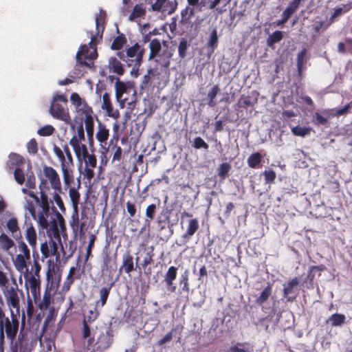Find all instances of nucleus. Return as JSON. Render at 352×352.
<instances>
[{
    "instance_id": "1",
    "label": "nucleus",
    "mask_w": 352,
    "mask_h": 352,
    "mask_svg": "<svg viewBox=\"0 0 352 352\" xmlns=\"http://www.w3.org/2000/svg\"><path fill=\"white\" fill-rule=\"evenodd\" d=\"M105 12L100 10V13L96 16V35H91L88 45H80L76 55V62L79 65L89 66L87 60L92 61L98 57L97 37L99 36L100 39L102 38L105 28Z\"/></svg>"
},
{
    "instance_id": "2",
    "label": "nucleus",
    "mask_w": 352,
    "mask_h": 352,
    "mask_svg": "<svg viewBox=\"0 0 352 352\" xmlns=\"http://www.w3.org/2000/svg\"><path fill=\"white\" fill-rule=\"evenodd\" d=\"M26 270L20 272L24 274L25 287L28 290L30 291L34 302H36L40 299L41 265L38 261H34L29 269L28 263H26Z\"/></svg>"
},
{
    "instance_id": "3",
    "label": "nucleus",
    "mask_w": 352,
    "mask_h": 352,
    "mask_svg": "<svg viewBox=\"0 0 352 352\" xmlns=\"http://www.w3.org/2000/svg\"><path fill=\"white\" fill-rule=\"evenodd\" d=\"M51 116L65 123H70L71 116L67 107V99L63 95L54 97L49 109Z\"/></svg>"
},
{
    "instance_id": "4",
    "label": "nucleus",
    "mask_w": 352,
    "mask_h": 352,
    "mask_svg": "<svg viewBox=\"0 0 352 352\" xmlns=\"http://www.w3.org/2000/svg\"><path fill=\"white\" fill-rule=\"evenodd\" d=\"M116 97L122 108L125 104L129 105V108L133 109L136 102V91L131 88L127 87L126 84L117 79L115 84Z\"/></svg>"
},
{
    "instance_id": "5",
    "label": "nucleus",
    "mask_w": 352,
    "mask_h": 352,
    "mask_svg": "<svg viewBox=\"0 0 352 352\" xmlns=\"http://www.w3.org/2000/svg\"><path fill=\"white\" fill-rule=\"evenodd\" d=\"M144 50L140 48V45L136 43L133 46L126 48V55L128 67H132L131 73L138 75L139 68L142 63Z\"/></svg>"
},
{
    "instance_id": "6",
    "label": "nucleus",
    "mask_w": 352,
    "mask_h": 352,
    "mask_svg": "<svg viewBox=\"0 0 352 352\" xmlns=\"http://www.w3.org/2000/svg\"><path fill=\"white\" fill-rule=\"evenodd\" d=\"M47 228H40L41 230H45L50 238H54L60 243L59 227L63 228L65 226V221L63 216L56 211L55 214L47 219Z\"/></svg>"
},
{
    "instance_id": "7",
    "label": "nucleus",
    "mask_w": 352,
    "mask_h": 352,
    "mask_svg": "<svg viewBox=\"0 0 352 352\" xmlns=\"http://www.w3.org/2000/svg\"><path fill=\"white\" fill-rule=\"evenodd\" d=\"M20 239L17 245L20 253L16 256L15 259L13 260V263L18 272H23L27 270L26 263L30 262V251L25 243L21 239Z\"/></svg>"
},
{
    "instance_id": "8",
    "label": "nucleus",
    "mask_w": 352,
    "mask_h": 352,
    "mask_svg": "<svg viewBox=\"0 0 352 352\" xmlns=\"http://www.w3.org/2000/svg\"><path fill=\"white\" fill-rule=\"evenodd\" d=\"M12 285L2 289L7 304L13 309H18L19 308V297L18 296V285L16 278H12Z\"/></svg>"
},
{
    "instance_id": "9",
    "label": "nucleus",
    "mask_w": 352,
    "mask_h": 352,
    "mask_svg": "<svg viewBox=\"0 0 352 352\" xmlns=\"http://www.w3.org/2000/svg\"><path fill=\"white\" fill-rule=\"evenodd\" d=\"M52 201H49L48 196L47 194H43L40 197L39 205L42 208V210L37 214V223L40 228H47V219H48L52 214H50V204Z\"/></svg>"
},
{
    "instance_id": "10",
    "label": "nucleus",
    "mask_w": 352,
    "mask_h": 352,
    "mask_svg": "<svg viewBox=\"0 0 352 352\" xmlns=\"http://www.w3.org/2000/svg\"><path fill=\"white\" fill-rule=\"evenodd\" d=\"M140 257L134 258L133 254L129 250L126 251L122 256V264L119 268V275L125 273L130 275L131 273L138 267Z\"/></svg>"
},
{
    "instance_id": "11",
    "label": "nucleus",
    "mask_w": 352,
    "mask_h": 352,
    "mask_svg": "<svg viewBox=\"0 0 352 352\" xmlns=\"http://www.w3.org/2000/svg\"><path fill=\"white\" fill-rule=\"evenodd\" d=\"M164 46L165 48L163 49L162 52L155 57V63L161 67V71L164 73H169L168 68L170 65V59L173 55L171 50H169L166 42H164Z\"/></svg>"
},
{
    "instance_id": "12",
    "label": "nucleus",
    "mask_w": 352,
    "mask_h": 352,
    "mask_svg": "<svg viewBox=\"0 0 352 352\" xmlns=\"http://www.w3.org/2000/svg\"><path fill=\"white\" fill-rule=\"evenodd\" d=\"M68 124L73 133V136L69 140V144L72 145V140L77 141V143L85 141V136L82 118H75L73 121L71 120L70 123Z\"/></svg>"
},
{
    "instance_id": "13",
    "label": "nucleus",
    "mask_w": 352,
    "mask_h": 352,
    "mask_svg": "<svg viewBox=\"0 0 352 352\" xmlns=\"http://www.w3.org/2000/svg\"><path fill=\"white\" fill-rule=\"evenodd\" d=\"M70 101L74 105L77 113H80L85 115V116L94 114L92 108L88 105L84 99L80 98L78 94L76 92L72 93L70 96Z\"/></svg>"
},
{
    "instance_id": "14",
    "label": "nucleus",
    "mask_w": 352,
    "mask_h": 352,
    "mask_svg": "<svg viewBox=\"0 0 352 352\" xmlns=\"http://www.w3.org/2000/svg\"><path fill=\"white\" fill-rule=\"evenodd\" d=\"M45 178L49 180L52 188L58 192H61V182L57 171L52 166H44L43 168Z\"/></svg>"
},
{
    "instance_id": "15",
    "label": "nucleus",
    "mask_w": 352,
    "mask_h": 352,
    "mask_svg": "<svg viewBox=\"0 0 352 352\" xmlns=\"http://www.w3.org/2000/svg\"><path fill=\"white\" fill-rule=\"evenodd\" d=\"M2 323L4 326V331L7 337L13 340L16 336L19 329V320L16 316H12L10 320L9 318L4 316L2 319Z\"/></svg>"
},
{
    "instance_id": "16",
    "label": "nucleus",
    "mask_w": 352,
    "mask_h": 352,
    "mask_svg": "<svg viewBox=\"0 0 352 352\" xmlns=\"http://www.w3.org/2000/svg\"><path fill=\"white\" fill-rule=\"evenodd\" d=\"M24 165L25 160L21 155L16 153H10L6 164V168L8 172L11 173L16 168H24Z\"/></svg>"
},
{
    "instance_id": "17",
    "label": "nucleus",
    "mask_w": 352,
    "mask_h": 352,
    "mask_svg": "<svg viewBox=\"0 0 352 352\" xmlns=\"http://www.w3.org/2000/svg\"><path fill=\"white\" fill-rule=\"evenodd\" d=\"M154 247L151 246L144 256V258L140 263V266L138 267L140 271L141 269L144 270V274L146 276H149L152 273V269L151 267H148V265L154 263Z\"/></svg>"
},
{
    "instance_id": "18",
    "label": "nucleus",
    "mask_w": 352,
    "mask_h": 352,
    "mask_svg": "<svg viewBox=\"0 0 352 352\" xmlns=\"http://www.w3.org/2000/svg\"><path fill=\"white\" fill-rule=\"evenodd\" d=\"M119 276L116 278L115 280H111V282L107 284L106 286L101 287L99 290V296L100 298L98 300L95 305L96 308H102L107 303L109 296L110 294V292L111 288L113 287L115 282L118 279Z\"/></svg>"
},
{
    "instance_id": "19",
    "label": "nucleus",
    "mask_w": 352,
    "mask_h": 352,
    "mask_svg": "<svg viewBox=\"0 0 352 352\" xmlns=\"http://www.w3.org/2000/svg\"><path fill=\"white\" fill-rule=\"evenodd\" d=\"M199 221L197 219H191L188 221L186 231L182 236V241L183 245H186L189 242L191 237L199 230Z\"/></svg>"
},
{
    "instance_id": "20",
    "label": "nucleus",
    "mask_w": 352,
    "mask_h": 352,
    "mask_svg": "<svg viewBox=\"0 0 352 352\" xmlns=\"http://www.w3.org/2000/svg\"><path fill=\"white\" fill-rule=\"evenodd\" d=\"M102 109L104 110L107 115L114 119H118L120 117V113L118 110H114L111 99L110 95L108 93H104L102 96Z\"/></svg>"
},
{
    "instance_id": "21",
    "label": "nucleus",
    "mask_w": 352,
    "mask_h": 352,
    "mask_svg": "<svg viewBox=\"0 0 352 352\" xmlns=\"http://www.w3.org/2000/svg\"><path fill=\"white\" fill-rule=\"evenodd\" d=\"M177 270L178 268L175 266H170L168 267L167 272L164 275V281L168 287V290L171 292H175L176 289V286L174 285V280L176 279L177 276Z\"/></svg>"
},
{
    "instance_id": "22",
    "label": "nucleus",
    "mask_w": 352,
    "mask_h": 352,
    "mask_svg": "<svg viewBox=\"0 0 352 352\" xmlns=\"http://www.w3.org/2000/svg\"><path fill=\"white\" fill-rule=\"evenodd\" d=\"M53 294L52 293L51 289L46 288L45 292L43 296L42 300L41 298L38 300V308L42 311H45L50 308L51 303L53 302ZM38 301V300H36ZM37 302H35L36 303Z\"/></svg>"
},
{
    "instance_id": "23",
    "label": "nucleus",
    "mask_w": 352,
    "mask_h": 352,
    "mask_svg": "<svg viewBox=\"0 0 352 352\" xmlns=\"http://www.w3.org/2000/svg\"><path fill=\"white\" fill-rule=\"evenodd\" d=\"M108 67L111 72L118 76H122L124 74V69L121 62L114 56H111L108 61Z\"/></svg>"
},
{
    "instance_id": "24",
    "label": "nucleus",
    "mask_w": 352,
    "mask_h": 352,
    "mask_svg": "<svg viewBox=\"0 0 352 352\" xmlns=\"http://www.w3.org/2000/svg\"><path fill=\"white\" fill-rule=\"evenodd\" d=\"M71 146H72L79 162H82V159L85 158V156H87V155L89 154L87 146L85 144H82V142L77 143V141L72 140Z\"/></svg>"
},
{
    "instance_id": "25",
    "label": "nucleus",
    "mask_w": 352,
    "mask_h": 352,
    "mask_svg": "<svg viewBox=\"0 0 352 352\" xmlns=\"http://www.w3.org/2000/svg\"><path fill=\"white\" fill-rule=\"evenodd\" d=\"M148 47L150 50V53L148 56V59H154L156 56L160 54L162 52V45L160 40L157 38L152 39L148 45Z\"/></svg>"
},
{
    "instance_id": "26",
    "label": "nucleus",
    "mask_w": 352,
    "mask_h": 352,
    "mask_svg": "<svg viewBox=\"0 0 352 352\" xmlns=\"http://www.w3.org/2000/svg\"><path fill=\"white\" fill-rule=\"evenodd\" d=\"M74 166H68L63 164L61 166V170L63 176V181L65 185L67 186H69L74 182V173H73Z\"/></svg>"
},
{
    "instance_id": "27",
    "label": "nucleus",
    "mask_w": 352,
    "mask_h": 352,
    "mask_svg": "<svg viewBox=\"0 0 352 352\" xmlns=\"http://www.w3.org/2000/svg\"><path fill=\"white\" fill-rule=\"evenodd\" d=\"M85 130L90 144L94 141V120L93 115L85 116Z\"/></svg>"
},
{
    "instance_id": "28",
    "label": "nucleus",
    "mask_w": 352,
    "mask_h": 352,
    "mask_svg": "<svg viewBox=\"0 0 352 352\" xmlns=\"http://www.w3.org/2000/svg\"><path fill=\"white\" fill-rule=\"evenodd\" d=\"M263 155L259 152L252 153L247 160L248 165L251 168H259L262 162Z\"/></svg>"
},
{
    "instance_id": "29",
    "label": "nucleus",
    "mask_w": 352,
    "mask_h": 352,
    "mask_svg": "<svg viewBox=\"0 0 352 352\" xmlns=\"http://www.w3.org/2000/svg\"><path fill=\"white\" fill-rule=\"evenodd\" d=\"M25 239L32 249H35L36 247V232L32 223L27 227L25 231Z\"/></svg>"
},
{
    "instance_id": "30",
    "label": "nucleus",
    "mask_w": 352,
    "mask_h": 352,
    "mask_svg": "<svg viewBox=\"0 0 352 352\" xmlns=\"http://www.w3.org/2000/svg\"><path fill=\"white\" fill-rule=\"evenodd\" d=\"M257 102V99H252L250 96L242 95L237 102V107L241 109L252 107Z\"/></svg>"
},
{
    "instance_id": "31",
    "label": "nucleus",
    "mask_w": 352,
    "mask_h": 352,
    "mask_svg": "<svg viewBox=\"0 0 352 352\" xmlns=\"http://www.w3.org/2000/svg\"><path fill=\"white\" fill-rule=\"evenodd\" d=\"M109 136V131L107 129L106 126L100 123L98 125V129L96 133V137L97 140L102 144L105 143Z\"/></svg>"
},
{
    "instance_id": "32",
    "label": "nucleus",
    "mask_w": 352,
    "mask_h": 352,
    "mask_svg": "<svg viewBox=\"0 0 352 352\" xmlns=\"http://www.w3.org/2000/svg\"><path fill=\"white\" fill-rule=\"evenodd\" d=\"M307 50L303 49L300 51L297 54V67H298V78L301 77L302 72L303 71V65L307 62Z\"/></svg>"
},
{
    "instance_id": "33",
    "label": "nucleus",
    "mask_w": 352,
    "mask_h": 352,
    "mask_svg": "<svg viewBox=\"0 0 352 352\" xmlns=\"http://www.w3.org/2000/svg\"><path fill=\"white\" fill-rule=\"evenodd\" d=\"M102 270H111L113 272H116L117 270V264L116 258L114 259L112 257L107 254L103 258V266L102 267Z\"/></svg>"
},
{
    "instance_id": "34",
    "label": "nucleus",
    "mask_w": 352,
    "mask_h": 352,
    "mask_svg": "<svg viewBox=\"0 0 352 352\" xmlns=\"http://www.w3.org/2000/svg\"><path fill=\"white\" fill-rule=\"evenodd\" d=\"M220 91V89L218 85H214L211 89L208 91L207 99L208 100V104L210 107H214L217 106V102L215 100V98Z\"/></svg>"
},
{
    "instance_id": "35",
    "label": "nucleus",
    "mask_w": 352,
    "mask_h": 352,
    "mask_svg": "<svg viewBox=\"0 0 352 352\" xmlns=\"http://www.w3.org/2000/svg\"><path fill=\"white\" fill-rule=\"evenodd\" d=\"M14 245V241L8 235L3 232L1 233L0 235V247L3 250L9 252Z\"/></svg>"
},
{
    "instance_id": "36",
    "label": "nucleus",
    "mask_w": 352,
    "mask_h": 352,
    "mask_svg": "<svg viewBox=\"0 0 352 352\" xmlns=\"http://www.w3.org/2000/svg\"><path fill=\"white\" fill-rule=\"evenodd\" d=\"M189 274L188 270H186L179 278V285L182 287V291L187 294L190 292Z\"/></svg>"
},
{
    "instance_id": "37",
    "label": "nucleus",
    "mask_w": 352,
    "mask_h": 352,
    "mask_svg": "<svg viewBox=\"0 0 352 352\" xmlns=\"http://www.w3.org/2000/svg\"><path fill=\"white\" fill-rule=\"evenodd\" d=\"M126 42L127 40L125 35L124 34H121L113 39L111 45V49L113 50H120L123 47Z\"/></svg>"
},
{
    "instance_id": "38",
    "label": "nucleus",
    "mask_w": 352,
    "mask_h": 352,
    "mask_svg": "<svg viewBox=\"0 0 352 352\" xmlns=\"http://www.w3.org/2000/svg\"><path fill=\"white\" fill-rule=\"evenodd\" d=\"M6 227L8 229V230L12 232L13 236H14V234L16 232H19V239H22V236L21 235V233L19 232V227L18 223V220L15 217H12L6 223Z\"/></svg>"
},
{
    "instance_id": "39",
    "label": "nucleus",
    "mask_w": 352,
    "mask_h": 352,
    "mask_svg": "<svg viewBox=\"0 0 352 352\" xmlns=\"http://www.w3.org/2000/svg\"><path fill=\"white\" fill-rule=\"evenodd\" d=\"M272 285L268 284L267 287L263 290L260 296L256 299V302L258 305H262L265 301H267L272 294Z\"/></svg>"
},
{
    "instance_id": "40",
    "label": "nucleus",
    "mask_w": 352,
    "mask_h": 352,
    "mask_svg": "<svg viewBox=\"0 0 352 352\" xmlns=\"http://www.w3.org/2000/svg\"><path fill=\"white\" fill-rule=\"evenodd\" d=\"M231 169V165L228 162L222 163L218 168V176L223 180L226 178L229 171Z\"/></svg>"
},
{
    "instance_id": "41",
    "label": "nucleus",
    "mask_w": 352,
    "mask_h": 352,
    "mask_svg": "<svg viewBox=\"0 0 352 352\" xmlns=\"http://www.w3.org/2000/svg\"><path fill=\"white\" fill-rule=\"evenodd\" d=\"M189 45H189L188 41L184 38H182L181 39V41H179V46H178V54H179V56L181 58H184L186 57V54H187V50H188Z\"/></svg>"
},
{
    "instance_id": "42",
    "label": "nucleus",
    "mask_w": 352,
    "mask_h": 352,
    "mask_svg": "<svg viewBox=\"0 0 352 352\" xmlns=\"http://www.w3.org/2000/svg\"><path fill=\"white\" fill-rule=\"evenodd\" d=\"M208 47L210 49V52H213L218 45V36L216 30H213L210 34V39L207 43Z\"/></svg>"
},
{
    "instance_id": "43",
    "label": "nucleus",
    "mask_w": 352,
    "mask_h": 352,
    "mask_svg": "<svg viewBox=\"0 0 352 352\" xmlns=\"http://www.w3.org/2000/svg\"><path fill=\"white\" fill-rule=\"evenodd\" d=\"M346 317L343 314H334L331 316L329 321L331 322L332 326H340L344 323Z\"/></svg>"
},
{
    "instance_id": "44",
    "label": "nucleus",
    "mask_w": 352,
    "mask_h": 352,
    "mask_svg": "<svg viewBox=\"0 0 352 352\" xmlns=\"http://www.w3.org/2000/svg\"><path fill=\"white\" fill-rule=\"evenodd\" d=\"M194 8H190L188 6L182 10L181 12L182 22L184 23H187L190 18L194 15Z\"/></svg>"
},
{
    "instance_id": "45",
    "label": "nucleus",
    "mask_w": 352,
    "mask_h": 352,
    "mask_svg": "<svg viewBox=\"0 0 352 352\" xmlns=\"http://www.w3.org/2000/svg\"><path fill=\"white\" fill-rule=\"evenodd\" d=\"M80 274L79 272L76 273V267H72L69 270L68 275L67 276L66 283L69 285H71L74 283V279H80Z\"/></svg>"
},
{
    "instance_id": "46",
    "label": "nucleus",
    "mask_w": 352,
    "mask_h": 352,
    "mask_svg": "<svg viewBox=\"0 0 352 352\" xmlns=\"http://www.w3.org/2000/svg\"><path fill=\"white\" fill-rule=\"evenodd\" d=\"M100 308L94 307V310H89L88 311V314L86 318L83 320V321H86L88 323H92L94 322L100 316Z\"/></svg>"
},
{
    "instance_id": "47",
    "label": "nucleus",
    "mask_w": 352,
    "mask_h": 352,
    "mask_svg": "<svg viewBox=\"0 0 352 352\" xmlns=\"http://www.w3.org/2000/svg\"><path fill=\"white\" fill-rule=\"evenodd\" d=\"M69 197L74 208H77L80 201V193L74 188H71L69 192Z\"/></svg>"
},
{
    "instance_id": "48",
    "label": "nucleus",
    "mask_w": 352,
    "mask_h": 352,
    "mask_svg": "<svg viewBox=\"0 0 352 352\" xmlns=\"http://www.w3.org/2000/svg\"><path fill=\"white\" fill-rule=\"evenodd\" d=\"M13 174L14 179L18 184L22 185L25 182L23 168H16V170L13 171Z\"/></svg>"
},
{
    "instance_id": "49",
    "label": "nucleus",
    "mask_w": 352,
    "mask_h": 352,
    "mask_svg": "<svg viewBox=\"0 0 352 352\" xmlns=\"http://www.w3.org/2000/svg\"><path fill=\"white\" fill-rule=\"evenodd\" d=\"M310 129L307 127H292V133L296 136L305 137L310 133Z\"/></svg>"
},
{
    "instance_id": "50",
    "label": "nucleus",
    "mask_w": 352,
    "mask_h": 352,
    "mask_svg": "<svg viewBox=\"0 0 352 352\" xmlns=\"http://www.w3.org/2000/svg\"><path fill=\"white\" fill-rule=\"evenodd\" d=\"M283 38L282 32L276 31L272 34L270 35L267 38V45L269 46L273 45L274 43L279 42Z\"/></svg>"
},
{
    "instance_id": "51",
    "label": "nucleus",
    "mask_w": 352,
    "mask_h": 352,
    "mask_svg": "<svg viewBox=\"0 0 352 352\" xmlns=\"http://www.w3.org/2000/svg\"><path fill=\"white\" fill-rule=\"evenodd\" d=\"M82 161L85 162V166H91V168H96L97 165V159L94 154H88L87 156H85V158L82 159Z\"/></svg>"
},
{
    "instance_id": "52",
    "label": "nucleus",
    "mask_w": 352,
    "mask_h": 352,
    "mask_svg": "<svg viewBox=\"0 0 352 352\" xmlns=\"http://www.w3.org/2000/svg\"><path fill=\"white\" fill-rule=\"evenodd\" d=\"M54 131L55 129L52 125L47 124L40 128L37 133L41 136H50L54 133Z\"/></svg>"
},
{
    "instance_id": "53",
    "label": "nucleus",
    "mask_w": 352,
    "mask_h": 352,
    "mask_svg": "<svg viewBox=\"0 0 352 352\" xmlns=\"http://www.w3.org/2000/svg\"><path fill=\"white\" fill-rule=\"evenodd\" d=\"M145 14V10L140 5H135L133 7L132 13L130 16V19H137L142 16H143Z\"/></svg>"
},
{
    "instance_id": "54",
    "label": "nucleus",
    "mask_w": 352,
    "mask_h": 352,
    "mask_svg": "<svg viewBox=\"0 0 352 352\" xmlns=\"http://www.w3.org/2000/svg\"><path fill=\"white\" fill-rule=\"evenodd\" d=\"M27 149L30 154L35 155L38 152V144L34 138H32L27 144Z\"/></svg>"
},
{
    "instance_id": "55",
    "label": "nucleus",
    "mask_w": 352,
    "mask_h": 352,
    "mask_svg": "<svg viewBox=\"0 0 352 352\" xmlns=\"http://www.w3.org/2000/svg\"><path fill=\"white\" fill-rule=\"evenodd\" d=\"M53 151L54 153H55V155L57 156V157L58 158V160H60V166H63V164H64L65 165V164H67V162H65V154H64V150L62 151L60 148H59L58 146L56 145H54V147H53Z\"/></svg>"
},
{
    "instance_id": "56",
    "label": "nucleus",
    "mask_w": 352,
    "mask_h": 352,
    "mask_svg": "<svg viewBox=\"0 0 352 352\" xmlns=\"http://www.w3.org/2000/svg\"><path fill=\"white\" fill-rule=\"evenodd\" d=\"M193 147L196 149H208V144L201 137H196L193 141Z\"/></svg>"
},
{
    "instance_id": "57",
    "label": "nucleus",
    "mask_w": 352,
    "mask_h": 352,
    "mask_svg": "<svg viewBox=\"0 0 352 352\" xmlns=\"http://www.w3.org/2000/svg\"><path fill=\"white\" fill-rule=\"evenodd\" d=\"M263 175L265 177V181L266 184H272L276 179V173L273 170H265Z\"/></svg>"
},
{
    "instance_id": "58",
    "label": "nucleus",
    "mask_w": 352,
    "mask_h": 352,
    "mask_svg": "<svg viewBox=\"0 0 352 352\" xmlns=\"http://www.w3.org/2000/svg\"><path fill=\"white\" fill-rule=\"evenodd\" d=\"M157 212V206L155 204L148 205L146 209V217L150 220H153L155 218V214Z\"/></svg>"
},
{
    "instance_id": "59",
    "label": "nucleus",
    "mask_w": 352,
    "mask_h": 352,
    "mask_svg": "<svg viewBox=\"0 0 352 352\" xmlns=\"http://www.w3.org/2000/svg\"><path fill=\"white\" fill-rule=\"evenodd\" d=\"M228 352H250L245 347V343L237 342L235 345L230 346Z\"/></svg>"
},
{
    "instance_id": "60",
    "label": "nucleus",
    "mask_w": 352,
    "mask_h": 352,
    "mask_svg": "<svg viewBox=\"0 0 352 352\" xmlns=\"http://www.w3.org/2000/svg\"><path fill=\"white\" fill-rule=\"evenodd\" d=\"M351 8H352V6L350 4L342 5V7L336 8L332 17L335 18L339 16L342 12H347L349 11Z\"/></svg>"
},
{
    "instance_id": "61",
    "label": "nucleus",
    "mask_w": 352,
    "mask_h": 352,
    "mask_svg": "<svg viewBox=\"0 0 352 352\" xmlns=\"http://www.w3.org/2000/svg\"><path fill=\"white\" fill-rule=\"evenodd\" d=\"M50 255L56 256V258L59 257L58 247L57 243L50 238L49 241Z\"/></svg>"
},
{
    "instance_id": "62",
    "label": "nucleus",
    "mask_w": 352,
    "mask_h": 352,
    "mask_svg": "<svg viewBox=\"0 0 352 352\" xmlns=\"http://www.w3.org/2000/svg\"><path fill=\"white\" fill-rule=\"evenodd\" d=\"M63 150L65 152L64 154H65V162H67V164H65V165L74 166L73 157H72L70 149L68 147V146L65 145V146L63 147Z\"/></svg>"
},
{
    "instance_id": "63",
    "label": "nucleus",
    "mask_w": 352,
    "mask_h": 352,
    "mask_svg": "<svg viewBox=\"0 0 352 352\" xmlns=\"http://www.w3.org/2000/svg\"><path fill=\"white\" fill-rule=\"evenodd\" d=\"M94 168L91 166H85L84 171L82 172L84 179H86L89 182L94 177Z\"/></svg>"
},
{
    "instance_id": "64",
    "label": "nucleus",
    "mask_w": 352,
    "mask_h": 352,
    "mask_svg": "<svg viewBox=\"0 0 352 352\" xmlns=\"http://www.w3.org/2000/svg\"><path fill=\"white\" fill-rule=\"evenodd\" d=\"M89 324L86 321H82V338L85 340L91 336V329Z\"/></svg>"
}]
</instances>
